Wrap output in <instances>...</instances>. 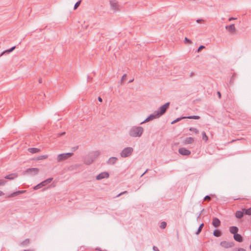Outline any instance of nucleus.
<instances>
[{
    "label": "nucleus",
    "mask_w": 251,
    "mask_h": 251,
    "mask_svg": "<svg viewBox=\"0 0 251 251\" xmlns=\"http://www.w3.org/2000/svg\"><path fill=\"white\" fill-rule=\"evenodd\" d=\"M144 132V128L140 126H132L128 132L130 136L132 137H140L142 136Z\"/></svg>",
    "instance_id": "f257e3e1"
},
{
    "label": "nucleus",
    "mask_w": 251,
    "mask_h": 251,
    "mask_svg": "<svg viewBox=\"0 0 251 251\" xmlns=\"http://www.w3.org/2000/svg\"><path fill=\"white\" fill-rule=\"evenodd\" d=\"M99 154V152L96 151L88 155L84 158V163L87 165L92 164Z\"/></svg>",
    "instance_id": "f03ea898"
},
{
    "label": "nucleus",
    "mask_w": 251,
    "mask_h": 251,
    "mask_svg": "<svg viewBox=\"0 0 251 251\" xmlns=\"http://www.w3.org/2000/svg\"><path fill=\"white\" fill-rule=\"evenodd\" d=\"M170 104V102H166L160 106L157 111H155L156 112V115H158V117H160L166 113L167 110L169 107Z\"/></svg>",
    "instance_id": "7ed1b4c3"
},
{
    "label": "nucleus",
    "mask_w": 251,
    "mask_h": 251,
    "mask_svg": "<svg viewBox=\"0 0 251 251\" xmlns=\"http://www.w3.org/2000/svg\"><path fill=\"white\" fill-rule=\"evenodd\" d=\"M133 149L131 147L125 148L120 152V156L122 157L126 158L132 154Z\"/></svg>",
    "instance_id": "20e7f679"
},
{
    "label": "nucleus",
    "mask_w": 251,
    "mask_h": 251,
    "mask_svg": "<svg viewBox=\"0 0 251 251\" xmlns=\"http://www.w3.org/2000/svg\"><path fill=\"white\" fill-rule=\"evenodd\" d=\"M73 154L72 152L63 153L59 154L57 157V161L60 162L62 161H64L69 157H71Z\"/></svg>",
    "instance_id": "39448f33"
},
{
    "label": "nucleus",
    "mask_w": 251,
    "mask_h": 251,
    "mask_svg": "<svg viewBox=\"0 0 251 251\" xmlns=\"http://www.w3.org/2000/svg\"><path fill=\"white\" fill-rule=\"evenodd\" d=\"M52 179H53L52 177L49 178L43 181L42 182H40V183L38 184L36 186H35L33 187V189L34 190H37V189H39L42 188L43 186H45L49 183H50L51 182V181L52 180Z\"/></svg>",
    "instance_id": "423d86ee"
},
{
    "label": "nucleus",
    "mask_w": 251,
    "mask_h": 251,
    "mask_svg": "<svg viewBox=\"0 0 251 251\" xmlns=\"http://www.w3.org/2000/svg\"><path fill=\"white\" fill-rule=\"evenodd\" d=\"M39 169L37 168H31L27 169L25 172L24 174H28L30 176H34L39 172Z\"/></svg>",
    "instance_id": "0eeeda50"
},
{
    "label": "nucleus",
    "mask_w": 251,
    "mask_h": 251,
    "mask_svg": "<svg viewBox=\"0 0 251 251\" xmlns=\"http://www.w3.org/2000/svg\"><path fill=\"white\" fill-rule=\"evenodd\" d=\"M110 5L111 9L114 10V12L119 11L120 10V5L117 1L115 0H110Z\"/></svg>",
    "instance_id": "6e6552de"
},
{
    "label": "nucleus",
    "mask_w": 251,
    "mask_h": 251,
    "mask_svg": "<svg viewBox=\"0 0 251 251\" xmlns=\"http://www.w3.org/2000/svg\"><path fill=\"white\" fill-rule=\"evenodd\" d=\"M109 176V175L108 172H102V173L99 174V175H98L96 176V178L97 180H101L103 178H108Z\"/></svg>",
    "instance_id": "1a4fd4ad"
},
{
    "label": "nucleus",
    "mask_w": 251,
    "mask_h": 251,
    "mask_svg": "<svg viewBox=\"0 0 251 251\" xmlns=\"http://www.w3.org/2000/svg\"><path fill=\"white\" fill-rule=\"evenodd\" d=\"M158 118V115H156V112L154 111L153 113L149 116L144 121L142 122L140 124H143L145 123L148 122L150 121L153 120L154 118Z\"/></svg>",
    "instance_id": "9d476101"
},
{
    "label": "nucleus",
    "mask_w": 251,
    "mask_h": 251,
    "mask_svg": "<svg viewBox=\"0 0 251 251\" xmlns=\"http://www.w3.org/2000/svg\"><path fill=\"white\" fill-rule=\"evenodd\" d=\"M178 152L182 155L188 156L191 154V151L185 148H180L178 149Z\"/></svg>",
    "instance_id": "9b49d317"
},
{
    "label": "nucleus",
    "mask_w": 251,
    "mask_h": 251,
    "mask_svg": "<svg viewBox=\"0 0 251 251\" xmlns=\"http://www.w3.org/2000/svg\"><path fill=\"white\" fill-rule=\"evenodd\" d=\"M26 192L25 190H19L16 192H14L11 194L8 195L6 197L7 198H11L16 197L20 194H24Z\"/></svg>",
    "instance_id": "f8f14e48"
},
{
    "label": "nucleus",
    "mask_w": 251,
    "mask_h": 251,
    "mask_svg": "<svg viewBox=\"0 0 251 251\" xmlns=\"http://www.w3.org/2000/svg\"><path fill=\"white\" fill-rule=\"evenodd\" d=\"M220 245L225 248H229L233 247L234 244L232 242H228L226 241H222Z\"/></svg>",
    "instance_id": "ddd939ff"
},
{
    "label": "nucleus",
    "mask_w": 251,
    "mask_h": 251,
    "mask_svg": "<svg viewBox=\"0 0 251 251\" xmlns=\"http://www.w3.org/2000/svg\"><path fill=\"white\" fill-rule=\"evenodd\" d=\"M118 158L116 157H111L107 161L106 163L108 165H114L117 161Z\"/></svg>",
    "instance_id": "4468645a"
},
{
    "label": "nucleus",
    "mask_w": 251,
    "mask_h": 251,
    "mask_svg": "<svg viewBox=\"0 0 251 251\" xmlns=\"http://www.w3.org/2000/svg\"><path fill=\"white\" fill-rule=\"evenodd\" d=\"M221 225L220 220L217 218H214L212 221V225L214 227H218Z\"/></svg>",
    "instance_id": "2eb2a0df"
},
{
    "label": "nucleus",
    "mask_w": 251,
    "mask_h": 251,
    "mask_svg": "<svg viewBox=\"0 0 251 251\" xmlns=\"http://www.w3.org/2000/svg\"><path fill=\"white\" fill-rule=\"evenodd\" d=\"M225 27L231 33L234 32L236 30L234 24H231L230 25H226Z\"/></svg>",
    "instance_id": "dca6fc26"
},
{
    "label": "nucleus",
    "mask_w": 251,
    "mask_h": 251,
    "mask_svg": "<svg viewBox=\"0 0 251 251\" xmlns=\"http://www.w3.org/2000/svg\"><path fill=\"white\" fill-rule=\"evenodd\" d=\"M234 239L238 242H242L243 241V237L238 233L237 234H235L233 235Z\"/></svg>",
    "instance_id": "f3484780"
},
{
    "label": "nucleus",
    "mask_w": 251,
    "mask_h": 251,
    "mask_svg": "<svg viewBox=\"0 0 251 251\" xmlns=\"http://www.w3.org/2000/svg\"><path fill=\"white\" fill-rule=\"evenodd\" d=\"M239 230L238 228L235 226H232L229 227V231L231 234H233L234 235L235 234H237Z\"/></svg>",
    "instance_id": "a211bd4d"
},
{
    "label": "nucleus",
    "mask_w": 251,
    "mask_h": 251,
    "mask_svg": "<svg viewBox=\"0 0 251 251\" xmlns=\"http://www.w3.org/2000/svg\"><path fill=\"white\" fill-rule=\"evenodd\" d=\"M18 176V175L16 173H13L11 174H9L8 175H6L4 176V178L8 179L10 180H12Z\"/></svg>",
    "instance_id": "6ab92c4d"
},
{
    "label": "nucleus",
    "mask_w": 251,
    "mask_h": 251,
    "mask_svg": "<svg viewBox=\"0 0 251 251\" xmlns=\"http://www.w3.org/2000/svg\"><path fill=\"white\" fill-rule=\"evenodd\" d=\"M244 212L242 211H237L235 213V216L238 219L242 218L244 216Z\"/></svg>",
    "instance_id": "aec40b11"
},
{
    "label": "nucleus",
    "mask_w": 251,
    "mask_h": 251,
    "mask_svg": "<svg viewBox=\"0 0 251 251\" xmlns=\"http://www.w3.org/2000/svg\"><path fill=\"white\" fill-rule=\"evenodd\" d=\"M194 142V139L191 137H187L184 141L185 144H191Z\"/></svg>",
    "instance_id": "412c9836"
},
{
    "label": "nucleus",
    "mask_w": 251,
    "mask_h": 251,
    "mask_svg": "<svg viewBox=\"0 0 251 251\" xmlns=\"http://www.w3.org/2000/svg\"><path fill=\"white\" fill-rule=\"evenodd\" d=\"M28 151L31 153H35L39 152L40 151V149L36 148H29Z\"/></svg>",
    "instance_id": "4be33fe9"
},
{
    "label": "nucleus",
    "mask_w": 251,
    "mask_h": 251,
    "mask_svg": "<svg viewBox=\"0 0 251 251\" xmlns=\"http://www.w3.org/2000/svg\"><path fill=\"white\" fill-rule=\"evenodd\" d=\"M222 235V233H221V231L218 229H215L214 231H213V235L215 237H219L220 236H221Z\"/></svg>",
    "instance_id": "5701e85b"
},
{
    "label": "nucleus",
    "mask_w": 251,
    "mask_h": 251,
    "mask_svg": "<svg viewBox=\"0 0 251 251\" xmlns=\"http://www.w3.org/2000/svg\"><path fill=\"white\" fill-rule=\"evenodd\" d=\"M15 48H16V46H13V47H11V48H10L9 49L3 51L2 52V53L0 54V56H1L2 55L4 54L5 53H10V52H12L13 50H14V49Z\"/></svg>",
    "instance_id": "b1692460"
},
{
    "label": "nucleus",
    "mask_w": 251,
    "mask_h": 251,
    "mask_svg": "<svg viewBox=\"0 0 251 251\" xmlns=\"http://www.w3.org/2000/svg\"><path fill=\"white\" fill-rule=\"evenodd\" d=\"M242 210L244 211L245 214L251 215V207L248 209L243 208L242 209Z\"/></svg>",
    "instance_id": "393cba45"
},
{
    "label": "nucleus",
    "mask_w": 251,
    "mask_h": 251,
    "mask_svg": "<svg viewBox=\"0 0 251 251\" xmlns=\"http://www.w3.org/2000/svg\"><path fill=\"white\" fill-rule=\"evenodd\" d=\"M48 157V155L47 154L40 155V156H39L37 157H36L35 160H40L45 159L47 158Z\"/></svg>",
    "instance_id": "a878e982"
},
{
    "label": "nucleus",
    "mask_w": 251,
    "mask_h": 251,
    "mask_svg": "<svg viewBox=\"0 0 251 251\" xmlns=\"http://www.w3.org/2000/svg\"><path fill=\"white\" fill-rule=\"evenodd\" d=\"M202 139L206 142L208 140V137L206 135V133L205 131H202Z\"/></svg>",
    "instance_id": "bb28decb"
},
{
    "label": "nucleus",
    "mask_w": 251,
    "mask_h": 251,
    "mask_svg": "<svg viewBox=\"0 0 251 251\" xmlns=\"http://www.w3.org/2000/svg\"><path fill=\"white\" fill-rule=\"evenodd\" d=\"M203 226H204V224L203 223H201L200 225V226H199V228H198V230H197V232L196 233L197 235H198V234H199L200 233V232L201 231V230H202Z\"/></svg>",
    "instance_id": "cd10ccee"
},
{
    "label": "nucleus",
    "mask_w": 251,
    "mask_h": 251,
    "mask_svg": "<svg viewBox=\"0 0 251 251\" xmlns=\"http://www.w3.org/2000/svg\"><path fill=\"white\" fill-rule=\"evenodd\" d=\"M186 118L189 119H195V120H198L200 119V117L199 116H196V115H193V116H189L186 117Z\"/></svg>",
    "instance_id": "c85d7f7f"
},
{
    "label": "nucleus",
    "mask_w": 251,
    "mask_h": 251,
    "mask_svg": "<svg viewBox=\"0 0 251 251\" xmlns=\"http://www.w3.org/2000/svg\"><path fill=\"white\" fill-rule=\"evenodd\" d=\"M189 130L194 132L196 134H198L199 133V130L195 127H190Z\"/></svg>",
    "instance_id": "c756f323"
},
{
    "label": "nucleus",
    "mask_w": 251,
    "mask_h": 251,
    "mask_svg": "<svg viewBox=\"0 0 251 251\" xmlns=\"http://www.w3.org/2000/svg\"><path fill=\"white\" fill-rule=\"evenodd\" d=\"M186 117H180V118H177V119H176V120H175L174 121H173V122H171V124H175L176 123V122H179V121H180L182 119H186Z\"/></svg>",
    "instance_id": "7c9ffc66"
},
{
    "label": "nucleus",
    "mask_w": 251,
    "mask_h": 251,
    "mask_svg": "<svg viewBox=\"0 0 251 251\" xmlns=\"http://www.w3.org/2000/svg\"><path fill=\"white\" fill-rule=\"evenodd\" d=\"M81 2V0H79L75 3L74 7V10H75L77 8V7L80 5Z\"/></svg>",
    "instance_id": "2f4dec72"
},
{
    "label": "nucleus",
    "mask_w": 251,
    "mask_h": 251,
    "mask_svg": "<svg viewBox=\"0 0 251 251\" xmlns=\"http://www.w3.org/2000/svg\"><path fill=\"white\" fill-rule=\"evenodd\" d=\"M167 224L165 222H162L160 224V227L162 229H164L166 227Z\"/></svg>",
    "instance_id": "473e14b6"
},
{
    "label": "nucleus",
    "mask_w": 251,
    "mask_h": 251,
    "mask_svg": "<svg viewBox=\"0 0 251 251\" xmlns=\"http://www.w3.org/2000/svg\"><path fill=\"white\" fill-rule=\"evenodd\" d=\"M29 243V240L28 239H26L21 243L23 245H26Z\"/></svg>",
    "instance_id": "72a5a7b5"
},
{
    "label": "nucleus",
    "mask_w": 251,
    "mask_h": 251,
    "mask_svg": "<svg viewBox=\"0 0 251 251\" xmlns=\"http://www.w3.org/2000/svg\"><path fill=\"white\" fill-rule=\"evenodd\" d=\"M6 182L7 181L4 179H0V186L4 185L6 184Z\"/></svg>",
    "instance_id": "f704fd0d"
},
{
    "label": "nucleus",
    "mask_w": 251,
    "mask_h": 251,
    "mask_svg": "<svg viewBox=\"0 0 251 251\" xmlns=\"http://www.w3.org/2000/svg\"><path fill=\"white\" fill-rule=\"evenodd\" d=\"M184 43L185 44H191V43H192V41L191 40L189 39L188 38L185 37L184 39Z\"/></svg>",
    "instance_id": "c9c22d12"
},
{
    "label": "nucleus",
    "mask_w": 251,
    "mask_h": 251,
    "mask_svg": "<svg viewBox=\"0 0 251 251\" xmlns=\"http://www.w3.org/2000/svg\"><path fill=\"white\" fill-rule=\"evenodd\" d=\"M235 77H236V75H235V74H233L232 75V76H231V77L230 78V83H233Z\"/></svg>",
    "instance_id": "e433bc0d"
},
{
    "label": "nucleus",
    "mask_w": 251,
    "mask_h": 251,
    "mask_svg": "<svg viewBox=\"0 0 251 251\" xmlns=\"http://www.w3.org/2000/svg\"><path fill=\"white\" fill-rule=\"evenodd\" d=\"M210 200H211V197L208 195L205 196V197L204 198V201H210Z\"/></svg>",
    "instance_id": "4c0bfd02"
},
{
    "label": "nucleus",
    "mask_w": 251,
    "mask_h": 251,
    "mask_svg": "<svg viewBox=\"0 0 251 251\" xmlns=\"http://www.w3.org/2000/svg\"><path fill=\"white\" fill-rule=\"evenodd\" d=\"M205 48V46H203V45H201L199 48L197 50V52H199L202 49H204Z\"/></svg>",
    "instance_id": "58836bf2"
},
{
    "label": "nucleus",
    "mask_w": 251,
    "mask_h": 251,
    "mask_svg": "<svg viewBox=\"0 0 251 251\" xmlns=\"http://www.w3.org/2000/svg\"><path fill=\"white\" fill-rule=\"evenodd\" d=\"M233 251H246V250L243 248H238L235 249Z\"/></svg>",
    "instance_id": "ea45409f"
},
{
    "label": "nucleus",
    "mask_w": 251,
    "mask_h": 251,
    "mask_svg": "<svg viewBox=\"0 0 251 251\" xmlns=\"http://www.w3.org/2000/svg\"><path fill=\"white\" fill-rule=\"evenodd\" d=\"M152 249L154 251H160L159 249L155 246H153Z\"/></svg>",
    "instance_id": "a19ab883"
},
{
    "label": "nucleus",
    "mask_w": 251,
    "mask_h": 251,
    "mask_svg": "<svg viewBox=\"0 0 251 251\" xmlns=\"http://www.w3.org/2000/svg\"><path fill=\"white\" fill-rule=\"evenodd\" d=\"M126 74H124L122 77V78L121 79V81H122L124 80V79L126 78Z\"/></svg>",
    "instance_id": "79ce46f5"
},
{
    "label": "nucleus",
    "mask_w": 251,
    "mask_h": 251,
    "mask_svg": "<svg viewBox=\"0 0 251 251\" xmlns=\"http://www.w3.org/2000/svg\"><path fill=\"white\" fill-rule=\"evenodd\" d=\"M98 99V100L100 102H102V98L100 97H99Z\"/></svg>",
    "instance_id": "37998d69"
},
{
    "label": "nucleus",
    "mask_w": 251,
    "mask_h": 251,
    "mask_svg": "<svg viewBox=\"0 0 251 251\" xmlns=\"http://www.w3.org/2000/svg\"><path fill=\"white\" fill-rule=\"evenodd\" d=\"M217 95H218V97H219V98H221V93H220V92H219V91H218V92H217Z\"/></svg>",
    "instance_id": "c03bdc74"
},
{
    "label": "nucleus",
    "mask_w": 251,
    "mask_h": 251,
    "mask_svg": "<svg viewBox=\"0 0 251 251\" xmlns=\"http://www.w3.org/2000/svg\"><path fill=\"white\" fill-rule=\"evenodd\" d=\"M4 195V193L2 191L0 190V196H3Z\"/></svg>",
    "instance_id": "a18cd8bd"
},
{
    "label": "nucleus",
    "mask_w": 251,
    "mask_h": 251,
    "mask_svg": "<svg viewBox=\"0 0 251 251\" xmlns=\"http://www.w3.org/2000/svg\"><path fill=\"white\" fill-rule=\"evenodd\" d=\"M236 19V18H233V17H231V18H230L229 19V21H232V20H235Z\"/></svg>",
    "instance_id": "49530a36"
},
{
    "label": "nucleus",
    "mask_w": 251,
    "mask_h": 251,
    "mask_svg": "<svg viewBox=\"0 0 251 251\" xmlns=\"http://www.w3.org/2000/svg\"><path fill=\"white\" fill-rule=\"evenodd\" d=\"M121 193H122V195H124V194H127L128 192H127V191H125L122 192H121Z\"/></svg>",
    "instance_id": "de8ad7c7"
},
{
    "label": "nucleus",
    "mask_w": 251,
    "mask_h": 251,
    "mask_svg": "<svg viewBox=\"0 0 251 251\" xmlns=\"http://www.w3.org/2000/svg\"><path fill=\"white\" fill-rule=\"evenodd\" d=\"M202 21V20H201V19H198V20H197V22L198 23H200Z\"/></svg>",
    "instance_id": "09e8293b"
},
{
    "label": "nucleus",
    "mask_w": 251,
    "mask_h": 251,
    "mask_svg": "<svg viewBox=\"0 0 251 251\" xmlns=\"http://www.w3.org/2000/svg\"><path fill=\"white\" fill-rule=\"evenodd\" d=\"M201 215V213H199V214L198 215V216L197 218V220L200 217Z\"/></svg>",
    "instance_id": "8fccbe9b"
},
{
    "label": "nucleus",
    "mask_w": 251,
    "mask_h": 251,
    "mask_svg": "<svg viewBox=\"0 0 251 251\" xmlns=\"http://www.w3.org/2000/svg\"><path fill=\"white\" fill-rule=\"evenodd\" d=\"M24 251H34L32 249L25 250Z\"/></svg>",
    "instance_id": "3c124183"
},
{
    "label": "nucleus",
    "mask_w": 251,
    "mask_h": 251,
    "mask_svg": "<svg viewBox=\"0 0 251 251\" xmlns=\"http://www.w3.org/2000/svg\"><path fill=\"white\" fill-rule=\"evenodd\" d=\"M122 193H120V194H119L118 195L116 196V198H118L120 196H122Z\"/></svg>",
    "instance_id": "603ef678"
},
{
    "label": "nucleus",
    "mask_w": 251,
    "mask_h": 251,
    "mask_svg": "<svg viewBox=\"0 0 251 251\" xmlns=\"http://www.w3.org/2000/svg\"><path fill=\"white\" fill-rule=\"evenodd\" d=\"M78 149V146L75 147L73 148L74 151H75V150Z\"/></svg>",
    "instance_id": "864d4df0"
},
{
    "label": "nucleus",
    "mask_w": 251,
    "mask_h": 251,
    "mask_svg": "<svg viewBox=\"0 0 251 251\" xmlns=\"http://www.w3.org/2000/svg\"><path fill=\"white\" fill-rule=\"evenodd\" d=\"M64 134H65V132H62V133H59L60 136L63 135Z\"/></svg>",
    "instance_id": "5fc2aeb1"
},
{
    "label": "nucleus",
    "mask_w": 251,
    "mask_h": 251,
    "mask_svg": "<svg viewBox=\"0 0 251 251\" xmlns=\"http://www.w3.org/2000/svg\"><path fill=\"white\" fill-rule=\"evenodd\" d=\"M148 171V170H147L141 176H142L145 173Z\"/></svg>",
    "instance_id": "6e6d98bb"
},
{
    "label": "nucleus",
    "mask_w": 251,
    "mask_h": 251,
    "mask_svg": "<svg viewBox=\"0 0 251 251\" xmlns=\"http://www.w3.org/2000/svg\"><path fill=\"white\" fill-rule=\"evenodd\" d=\"M39 82L40 83H42V79H39Z\"/></svg>",
    "instance_id": "4d7b16f0"
},
{
    "label": "nucleus",
    "mask_w": 251,
    "mask_h": 251,
    "mask_svg": "<svg viewBox=\"0 0 251 251\" xmlns=\"http://www.w3.org/2000/svg\"><path fill=\"white\" fill-rule=\"evenodd\" d=\"M133 80H134V79H131V80H130L129 81L128 83H130V82H132V81H133Z\"/></svg>",
    "instance_id": "13d9d810"
},
{
    "label": "nucleus",
    "mask_w": 251,
    "mask_h": 251,
    "mask_svg": "<svg viewBox=\"0 0 251 251\" xmlns=\"http://www.w3.org/2000/svg\"><path fill=\"white\" fill-rule=\"evenodd\" d=\"M203 210H204V209H202L200 213H201V214L202 212L203 211Z\"/></svg>",
    "instance_id": "bf43d9fd"
},
{
    "label": "nucleus",
    "mask_w": 251,
    "mask_h": 251,
    "mask_svg": "<svg viewBox=\"0 0 251 251\" xmlns=\"http://www.w3.org/2000/svg\"><path fill=\"white\" fill-rule=\"evenodd\" d=\"M238 199H239L238 198H234V200H238Z\"/></svg>",
    "instance_id": "052dcab7"
},
{
    "label": "nucleus",
    "mask_w": 251,
    "mask_h": 251,
    "mask_svg": "<svg viewBox=\"0 0 251 251\" xmlns=\"http://www.w3.org/2000/svg\"><path fill=\"white\" fill-rule=\"evenodd\" d=\"M193 75V73H191L190 74V76H192Z\"/></svg>",
    "instance_id": "680f3d73"
},
{
    "label": "nucleus",
    "mask_w": 251,
    "mask_h": 251,
    "mask_svg": "<svg viewBox=\"0 0 251 251\" xmlns=\"http://www.w3.org/2000/svg\"><path fill=\"white\" fill-rule=\"evenodd\" d=\"M235 140H232L231 142H233L234 141H235Z\"/></svg>",
    "instance_id": "e2e57ef3"
},
{
    "label": "nucleus",
    "mask_w": 251,
    "mask_h": 251,
    "mask_svg": "<svg viewBox=\"0 0 251 251\" xmlns=\"http://www.w3.org/2000/svg\"><path fill=\"white\" fill-rule=\"evenodd\" d=\"M250 249L251 250V245H250Z\"/></svg>",
    "instance_id": "0e129e2a"
}]
</instances>
